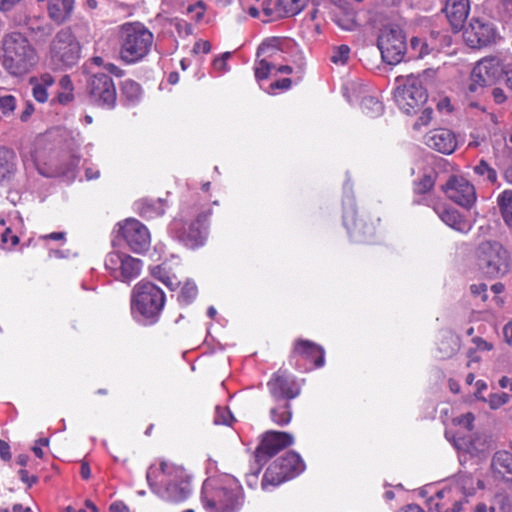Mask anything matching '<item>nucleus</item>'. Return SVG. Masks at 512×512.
I'll return each instance as SVG.
<instances>
[{"mask_svg":"<svg viewBox=\"0 0 512 512\" xmlns=\"http://www.w3.org/2000/svg\"><path fill=\"white\" fill-rule=\"evenodd\" d=\"M152 491L170 502H181L191 493L189 476L182 466L161 461L152 464L146 473Z\"/></svg>","mask_w":512,"mask_h":512,"instance_id":"1","label":"nucleus"},{"mask_svg":"<svg viewBox=\"0 0 512 512\" xmlns=\"http://www.w3.org/2000/svg\"><path fill=\"white\" fill-rule=\"evenodd\" d=\"M202 502L207 512H237L244 502L242 486L232 475L210 477L203 483Z\"/></svg>","mask_w":512,"mask_h":512,"instance_id":"2","label":"nucleus"},{"mask_svg":"<svg viewBox=\"0 0 512 512\" xmlns=\"http://www.w3.org/2000/svg\"><path fill=\"white\" fill-rule=\"evenodd\" d=\"M0 59L2 66L9 74L22 76L36 65L38 56L29 40L15 32L4 36Z\"/></svg>","mask_w":512,"mask_h":512,"instance_id":"3","label":"nucleus"},{"mask_svg":"<svg viewBox=\"0 0 512 512\" xmlns=\"http://www.w3.org/2000/svg\"><path fill=\"white\" fill-rule=\"evenodd\" d=\"M165 293L154 283L141 280L131 292V312L143 325L155 324L164 309Z\"/></svg>","mask_w":512,"mask_h":512,"instance_id":"4","label":"nucleus"},{"mask_svg":"<svg viewBox=\"0 0 512 512\" xmlns=\"http://www.w3.org/2000/svg\"><path fill=\"white\" fill-rule=\"evenodd\" d=\"M120 37V57L127 64L142 60L153 44V34L139 22L123 24Z\"/></svg>","mask_w":512,"mask_h":512,"instance_id":"5","label":"nucleus"},{"mask_svg":"<svg viewBox=\"0 0 512 512\" xmlns=\"http://www.w3.org/2000/svg\"><path fill=\"white\" fill-rule=\"evenodd\" d=\"M80 54V43L68 28L57 32L50 43L49 57L55 69L64 70L74 66L79 61Z\"/></svg>","mask_w":512,"mask_h":512,"instance_id":"6","label":"nucleus"},{"mask_svg":"<svg viewBox=\"0 0 512 512\" xmlns=\"http://www.w3.org/2000/svg\"><path fill=\"white\" fill-rule=\"evenodd\" d=\"M394 100L397 107L405 114L417 113L427 101V93L421 85L419 77L409 75L397 78Z\"/></svg>","mask_w":512,"mask_h":512,"instance_id":"7","label":"nucleus"},{"mask_svg":"<svg viewBox=\"0 0 512 512\" xmlns=\"http://www.w3.org/2000/svg\"><path fill=\"white\" fill-rule=\"evenodd\" d=\"M305 469V464L300 455L295 452H288L276 459L265 471L261 486L264 490L268 486H278L284 481L294 478Z\"/></svg>","mask_w":512,"mask_h":512,"instance_id":"8","label":"nucleus"},{"mask_svg":"<svg viewBox=\"0 0 512 512\" xmlns=\"http://www.w3.org/2000/svg\"><path fill=\"white\" fill-rule=\"evenodd\" d=\"M509 56H490L481 59L474 66L468 89L476 92L479 88L495 83L505 74L508 66Z\"/></svg>","mask_w":512,"mask_h":512,"instance_id":"9","label":"nucleus"},{"mask_svg":"<svg viewBox=\"0 0 512 512\" xmlns=\"http://www.w3.org/2000/svg\"><path fill=\"white\" fill-rule=\"evenodd\" d=\"M478 264L489 277L504 274L508 269V253L498 242H483L477 251Z\"/></svg>","mask_w":512,"mask_h":512,"instance_id":"10","label":"nucleus"},{"mask_svg":"<svg viewBox=\"0 0 512 512\" xmlns=\"http://www.w3.org/2000/svg\"><path fill=\"white\" fill-rule=\"evenodd\" d=\"M378 48L382 59L389 65L400 63L406 51L405 36L400 27L386 26L378 37Z\"/></svg>","mask_w":512,"mask_h":512,"instance_id":"11","label":"nucleus"},{"mask_svg":"<svg viewBox=\"0 0 512 512\" xmlns=\"http://www.w3.org/2000/svg\"><path fill=\"white\" fill-rule=\"evenodd\" d=\"M105 269L115 280L130 282L139 276L142 262L124 252L112 251L105 258Z\"/></svg>","mask_w":512,"mask_h":512,"instance_id":"12","label":"nucleus"},{"mask_svg":"<svg viewBox=\"0 0 512 512\" xmlns=\"http://www.w3.org/2000/svg\"><path fill=\"white\" fill-rule=\"evenodd\" d=\"M87 91L93 104L107 109L114 108L117 99L116 88L107 74H92L87 81Z\"/></svg>","mask_w":512,"mask_h":512,"instance_id":"13","label":"nucleus"},{"mask_svg":"<svg viewBox=\"0 0 512 512\" xmlns=\"http://www.w3.org/2000/svg\"><path fill=\"white\" fill-rule=\"evenodd\" d=\"M206 220L207 215L204 214L189 223L176 219L171 225V230L185 246L196 248L203 245L206 239Z\"/></svg>","mask_w":512,"mask_h":512,"instance_id":"14","label":"nucleus"},{"mask_svg":"<svg viewBox=\"0 0 512 512\" xmlns=\"http://www.w3.org/2000/svg\"><path fill=\"white\" fill-rule=\"evenodd\" d=\"M119 234L128 247L136 253H141L150 246L151 239L147 227L136 219H127L119 224Z\"/></svg>","mask_w":512,"mask_h":512,"instance_id":"15","label":"nucleus"},{"mask_svg":"<svg viewBox=\"0 0 512 512\" xmlns=\"http://www.w3.org/2000/svg\"><path fill=\"white\" fill-rule=\"evenodd\" d=\"M443 190L450 200L464 208H471L477 199L474 185L462 176H451Z\"/></svg>","mask_w":512,"mask_h":512,"instance_id":"16","label":"nucleus"},{"mask_svg":"<svg viewBox=\"0 0 512 512\" xmlns=\"http://www.w3.org/2000/svg\"><path fill=\"white\" fill-rule=\"evenodd\" d=\"M293 442L294 437L290 433L267 432L256 450V459L258 462L266 461L267 458L274 456L281 449L292 445Z\"/></svg>","mask_w":512,"mask_h":512,"instance_id":"17","label":"nucleus"},{"mask_svg":"<svg viewBox=\"0 0 512 512\" xmlns=\"http://www.w3.org/2000/svg\"><path fill=\"white\" fill-rule=\"evenodd\" d=\"M267 386L274 402H290L300 393L294 381L280 371L273 375Z\"/></svg>","mask_w":512,"mask_h":512,"instance_id":"18","label":"nucleus"},{"mask_svg":"<svg viewBox=\"0 0 512 512\" xmlns=\"http://www.w3.org/2000/svg\"><path fill=\"white\" fill-rule=\"evenodd\" d=\"M466 43L478 48L491 43L495 38V30L491 24L480 19H472L463 33Z\"/></svg>","mask_w":512,"mask_h":512,"instance_id":"19","label":"nucleus"},{"mask_svg":"<svg viewBox=\"0 0 512 512\" xmlns=\"http://www.w3.org/2000/svg\"><path fill=\"white\" fill-rule=\"evenodd\" d=\"M308 0H276L272 6L271 0H264L262 9L271 19L295 16L306 6Z\"/></svg>","mask_w":512,"mask_h":512,"instance_id":"20","label":"nucleus"},{"mask_svg":"<svg viewBox=\"0 0 512 512\" xmlns=\"http://www.w3.org/2000/svg\"><path fill=\"white\" fill-rule=\"evenodd\" d=\"M347 207L344 209L343 223L350 235L356 241L368 242L374 235L375 228L373 225L358 223L356 221V211L354 209L353 199H348Z\"/></svg>","mask_w":512,"mask_h":512,"instance_id":"21","label":"nucleus"},{"mask_svg":"<svg viewBox=\"0 0 512 512\" xmlns=\"http://www.w3.org/2000/svg\"><path fill=\"white\" fill-rule=\"evenodd\" d=\"M425 144L442 154H452L458 145L456 135L449 129L439 128L428 132Z\"/></svg>","mask_w":512,"mask_h":512,"instance_id":"22","label":"nucleus"},{"mask_svg":"<svg viewBox=\"0 0 512 512\" xmlns=\"http://www.w3.org/2000/svg\"><path fill=\"white\" fill-rule=\"evenodd\" d=\"M451 441L457 450L477 457L485 456L491 447V439L482 434H475L469 440L454 435Z\"/></svg>","mask_w":512,"mask_h":512,"instance_id":"23","label":"nucleus"},{"mask_svg":"<svg viewBox=\"0 0 512 512\" xmlns=\"http://www.w3.org/2000/svg\"><path fill=\"white\" fill-rule=\"evenodd\" d=\"M444 11L452 28L459 31L469 15V0H447Z\"/></svg>","mask_w":512,"mask_h":512,"instance_id":"24","label":"nucleus"},{"mask_svg":"<svg viewBox=\"0 0 512 512\" xmlns=\"http://www.w3.org/2000/svg\"><path fill=\"white\" fill-rule=\"evenodd\" d=\"M452 490L455 493H461L462 496L459 499L454 500L451 509L447 508L445 510H440L439 505L437 504L438 512H460L463 504L467 502V497L473 495L475 492L474 479L470 475H461L458 477Z\"/></svg>","mask_w":512,"mask_h":512,"instance_id":"25","label":"nucleus"},{"mask_svg":"<svg viewBox=\"0 0 512 512\" xmlns=\"http://www.w3.org/2000/svg\"><path fill=\"white\" fill-rule=\"evenodd\" d=\"M435 211L447 226L458 232L468 233L472 228V223L453 207H438Z\"/></svg>","mask_w":512,"mask_h":512,"instance_id":"26","label":"nucleus"},{"mask_svg":"<svg viewBox=\"0 0 512 512\" xmlns=\"http://www.w3.org/2000/svg\"><path fill=\"white\" fill-rule=\"evenodd\" d=\"M294 353L305 359L314 361L316 367H322L325 363L324 349L318 344L308 340L296 341Z\"/></svg>","mask_w":512,"mask_h":512,"instance_id":"27","label":"nucleus"},{"mask_svg":"<svg viewBox=\"0 0 512 512\" xmlns=\"http://www.w3.org/2000/svg\"><path fill=\"white\" fill-rule=\"evenodd\" d=\"M279 40L271 38L264 41L258 48V58L267 60L268 70L271 73H277L278 60L282 58V52L278 48Z\"/></svg>","mask_w":512,"mask_h":512,"instance_id":"28","label":"nucleus"},{"mask_svg":"<svg viewBox=\"0 0 512 512\" xmlns=\"http://www.w3.org/2000/svg\"><path fill=\"white\" fill-rule=\"evenodd\" d=\"M18 158L14 150L0 146V184L13 178L17 171Z\"/></svg>","mask_w":512,"mask_h":512,"instance_id":"29","label":"nucleus"},{"mask_svg":"<svg viewBox=\"0 0 512 512\" xmlns=\"http://www.w3.org/2000/svg\"><path fill=\"white\" fill-rule=\"evenodd\" d=\"M491 469L494 475L512 481V453L497 451L492 457Z\"/></svg>","mask_w":512,"mask_h":512,"instance_id":"30","label":"nucleus"},{"mask_svg":"<svg viewBox=\"0 0 512 512\" xmlns=\"http://www.w3.org/2000/svg\"><path fill=\"white\" fill-rule=\"evenodd\" d=\"M73 8L74 0H49L48 3L49 16L58 24L70 18Z\"/></svg>","mask_w":512,"mask_h":512,"instance_id":"31","label":"nucleus"},{"mask_svg":"<svg viewBox=\"0 0 512 512\" xmlns=\"http://www.w3.org/2000/svg\"><path fill=\"white\" fill-rule=\"evenodd\" d=\"M333 13L335 23L343 30L352 31L356 27L355 12L350 5L335 4Z\"/></svg>","mask_w":512,"mask_h":512,"instance_id":"32","label":"nucleus"},{"mask_svg":"<svg viewBox=\"0 0 512 512\" xmlns=\"http://www.w3.org/2000/svg\"><path fill=\"white\" fill-rule=\"evenodd\" d=\"M55 80L49 73H44L39 77L31 78L32 93L36 101L44 103L48 100L47 89L54 84Z\"/></svg>","mask_w":512,"mask_h":512,"instance_id":"33","label":"nucleus"},{"mask_svg":"<svg viewBox=\"0 0 512 512\" xmlns=\"http://www.w3.org/2000/svg\"><path fill=\"white\" fill-rule=\"evenodd\" d=\"M270 418L278 426L288 425L292 419L290 402H275L270 409Z\"/></svg>","mask_w":512,"mask_h":512,"instance_id":"34","label":"nucleus"},{"mask_svg":"<svg viewBox=\"0 0 512 512\" xmlns=\"http://www.w3.org/2000/svg\"><path fill=\"white\" fill-rule=\"evenodd\" d=\"M121 95L130 105L138 103L142 97V88L139 83L132 79H126L121 83Z\"/></svg>","mask_w":512,"mask_h":512,"instance_id":"35","label":"nucleus"},{"mask_svg":"<svg viewBox=\"0 0 512 512\" xmlns=\"http://www.w3.org/2000/svg\"><path fill=\"white\" fill-rule=\"evenodd\" d=\"M139 212L140 214L147 219L156 218L161 216L165 212L164 202L160 199L158 200H143L139 203Z\"/></svg>","mask_w":512,"mask_h":512,"instance_id":"36","label":"nucleus"},{"mask_svg":"<svg viewBox=\"0 0 512 512\" xmlns=\"http://www.w3.org/2000/svg\"><path fill=\"white\" fill-rule=\"evenodd\" d=\"M459 349V339L451 332H445L438 344V350L442 358H449Z\"/></svg>","mask_w":512,"mask_h":512,"instance_id":"37","label":"nucleus"},{"mask_svg":"<svg viewBox=\"0 0 512 512\" xmlns=\"http://www.w3.org/2000/svg\"><path fill=\"white\" fill-rule=\"evenodd\" d=\"M498 205L504 222L512 227V190H505L498 196Z\"/></svg>","mask_w":512,"mask_h":512,"instance_id":"38","label":"nucleus"},{"mask_svg":"<svg viewBox=\"0 0 512 512\" xmlns=\"http://www.w3.org/2000/svg\"><path fill=\"white\" fill-rule=\"evenodd\" d=\"M361 105L363 111L371 117L381 115L384 110L382 102L375 95H364Z\"/></svg>","mask_w":512,"mask_h":512,"instance_id":"39","label":"nucleus"},{"mask_svg":"<svg viewBox=\"0 0 512 512\" xmlns=\"http://www.w3.org/2000/svg\"><path fill=\"white\" fill-rule=\"evenodd\" d=\"M198 289L194 282L192 281H186L180 291V294L178 296V301L181 304L188 305L190 304L197 296Z\"/></svg>","mask_w":512,"mask_h":512,"instance_id":"40","label":"nucleus"},{"mask_svg":"<svg viewBox=\"0 0 512 512\" xmlns=\"http://www.w3.org/2000/svg\"><path fill=\"white\" fill-rule=\"evenodd\" d=\"M473 171L475 174L484 177L491 183H494L497 180L496 171L485 160H481L477 165H475Z\"/></svg>","mask_w":512,"mask_h":512,"instance_id":"41","label":"nucleus"},{"mask_svg":"<svg viewBox=\"0 0 512 512\" xmlns=\"http://www.w3.org/2000/svg\"><path fill=\"white\" fill-rule=\"evenodd\" d=\"M510 401V396L507 393H492L486 398V402L488 403L490 409L497 410L500 407L504 406Z\"/></svg>","mask_w":512,"mask_h":512,"instance_id":"42","label":"nucleus"},{"mask_svg":"<svg viewBox=\"0 0 512 512\" xmlns=\"http://www.w3.org/2000/svg\"><path fill=\"white\" fill-rule=\"evenodd\" d=\"M350 48L347 45H340L333 50L331 61L336 65H344L349 59Z\"/></svg>","mask_w":512,"mask_h":512,"instance_id":"43","label":"nucleus"},{"mask_svg":"<svg viewBox=\"0 0 512 512\" xmlns=\"http://www.w3.org/2000/svg\"><path fill=\"white\" fill-rule=\"evenodd\" d=\"M254 73L255 78L258 81L267 79L271 75V73L268 70L267 60H262L261 58L257 57L254 64Z\"/></svg>","mask_w":512,"mask_h":512,"instance_id":"44","label":"nucleus"},{"mask_svg":"<svg viewBox=\"0 0 512 512\" xmlns=\"http://www.w3.org/2000/svg\"><path fill=\"white\" fill-rule=\"evenodd\" d=\"M474 420V415L471 412H468L463 415L454 417L452 423L455 426H459L466 429L467 431H471L473 429Z\"/></svg>","mask_w":512,"mask_h":512,"instance_id":"45","label":"nucleus"},{"mask_svg":"<svg viewBox=\"0 0 512 512\" xmlns=\"http://www.w3.org/2000/svg\"><path fill=\"white\" fill-rule=\"evenodd\" d=\"M234 417L226 408L217 407L215 410L214 423L219 425H231Z\"/></svg>","mask_w":512,"mask_h":512,"instance_id":"46","label":"nucleus"},{"mask_svg":"<svg viewBox=\"0 0 512 512\" xmlns=\"http://www.w3.org/2000/svg\"><path fill=\"white\" fill-rule=\"evenodd\" d=\"M504 153L511 161V163L505 169L504 178L509 184L512 185V134L508 138H505Z\"/></svg>","mask_w":512,"mask_h":512,"instance_id":"47","label":"nucleus"},{"mask_svg":"<svg viewBox=\"0 0 512 512\" xmlns=\"http://www.w3.org/2000/svg\"><path fill=\"white\" fill-rule=\"evenodd\" d=\"M433 116V109L430 107L424 108L421 112V115L413 124L414 130H419L423 126H427L430 124Z\"/></svg>","mask_w":512,"mask_h":512,"instance_id":"48","label":"nucleus"},{"mask_svg":"<svg viewBox=\"0 0 512 512\" xmlns=\"http://www.w3.org/2000/svg\"><path fill=\"white\" fill-rule=\"evenodd\" d=\"M16 108V99L12 95L0 97V110L4 115L11 114Z\"/></svg>","mask_w":512,"mask_h":512,"instance_id":"49","label":"nucleus"},{"mask_svg":"<svg viewBox=\"0 0 512 512\" xmlns=\"http://www.w3.org/2000/svg\"><path fill=\"white\" fill-rule=\"evenodd\" d=\"M231 53L225 52L219 58L215 59L213 62L214 68L220 73H225L229 71V66L227 64L228 59L230 58Z\"/></svg>","mask_w":512,"mask_h":512,"instance_id":"50","label":"nucleus"},{"mask_svg":"<svg viewBox=\"0 0 512 512\" xmlns=\"http://www.w3.org/2000/svg\"><path fill=\"white\" fill-rule=\"evenodd\" d=\"M1 241L7 248L14 247L19 239L9 228H6L1 235Z\"/></svg>","mask_w":512,"mask_h":512,"instance_id":"51","label":"nucleus"},{"mask_svg":"<svg viewBox=\"0 0 512 512\" xmlns=\"http://www.w3.org/2000/svg\"><path fill=\"white\" fill-rule=\"evenodd\" d=\"M470 291L474 296L481 297L482 301H487V285L485 283L472 284L470 286Z\"/></svg>","mask_w":512,"mask_h":512,"instance_id":"52","label":"nucleus"},{"mask_svg":"<svg viewBox=\"0 0 512 512\" xmlns=\"http://www.w3.org/2000/svg\"><path fill=\"white\" fill-rule=\"evenodd\" d=\"M433 185V179L430 176H425L419 183L416 184L415 191L418 193H425L432 189Z\"/></svg>","mask_w":512,"mask_h":512,"instance_id":"53","label":"nucleus"},{"mask_svg":"<svg viewBox=\"0 0 512 512\" xmlns=\"http://www.w3.org/2000/svg\"><path fill=\"white\" fill-rule=\"evenodd\" d=\"M174 25L180 35H189L192 33V26L184 20L175 19Z\"/></svg>","mask_w":512,"mask_h":512,"instance_id":"54","label":"nucleus"},{"mask_svg":"<svg viewBox=\"0 0 512 512\" xmlns=\"http://www.w3.org/2000/svg\"><path fill=\"white\" fill-rule=\"evenodd\" d=\"M472 342L475 345L476 349L480 351H490L493 348V345L490 342L484 340L481 337L473 338Z\"/></svg>","mask_w":512,"mask_h":512,"instance_id":"55","label":"nucleus"},{"mask_svg":"<svg viewBox=\"0 0 512 512\" xmlns=\"http://www.w3.org/2000/svg\"><path fill=\"white\" fill-rule=\"evenodd\" d=\"M211 50V44L208 41L199 40L194 44L193 52L198 53H209Z\"/></svg>","mask_w":512,"mask_h":512,"instance_id":"56","label":"nucleus"},{"mask_svg":"<svg viewBox=\"0 0 512 512\" xmlns=\"http://www.w3.org/2000/svg\"><path fill=\"white\" fill-rule=\"evenodd\" d=\"M476 391H475V397L477 400L486 402V397L482 395V392L487 389V384L483 380H478L475 383Z\"/></svg>","mask_w":512,"mask_h":512,"instance_id":"57","label":"nucleus"},{"mask_svg":"<svg viewBox=\"0 0 512 512\" xmlns=\"http://www.w3.org/2000/svg\"><path fill=\"white\" fill-rule=\"evenodd\" d=\"M162 283L170 290H175L179 286V281L174 275L165 274Z\"/></svg>","mask_w":512,"mask_h":512,"instance_id":"58","label":"nucleus"},{"mask_svg":"<svg viewBox=\"0 0 512 512\" xmlns=\"http://www.w3.org/2000/svg\"><path fill=\"white\" fill-rule=\"evenodd\" d=\"M292 81L289 78H283L281 80L275 81L270 85L271 90L274 89H283L287 90L291 87Z\"/></svg>","mask_w":512,"mask_h":512,"instance_id":"59","label":"nucleus"},{"mask_svg":"<svg viewBox=\"0 0 512 512\" xmlns=\"http://www.w3.org/2000/svg\"><path fill=\"white\" fill-rule=\"evenodd\" d=\"M0 458L4 461L11 459L10 446L7 442L0 440Z\"/></svg>","mask_w":512,"mask_h":512,"instance_id":"60","label":"nucleus"},{"mask_svg":"<svg viewBox=\"0 0 512 512\" xmlns=\"http://www.w3.org/2000/svg\"><path fill=\"white\" fill-rule=\"evenodd\" d=\"M436 73H437V71L434 69H427V70L423 71V73L421 74V79L419 78V80L421 81V85L423 83L429 84L430 82H432V80L436 76Z\"/></svg>","mask_w":512,"mask_h":512,"instance_id":"61","label":"nucleus"},{"mask_svg":"<svg viewBox=\"0 0 512 512\" xmlns=\"http://www.w3.org/2000/svg\"><path fill=\"white\" fill-rule=\"evenodd\" d=\"M104 68L107 72H109L110 74H112L116 77H122L124 75L123 70L120 69L118 66L114 65L113 63L105 64Z\"/></svg>","mask_w":512,"mask_h":512,"instance_id":"62","label":"nucleus"},{"mask_svg":"<svg viewBox=\"0 0 512 512\" xmlns=\"http://www.w3.org/2000/svg\"><path fill=\"white\" fill-rule=\"evenodd\" d=\"M503 337L509 345L512 344V322H508L503 327Z\"/></svg>","mask_w":512,"mask_h":512,"instance_id":"63","label":"nucleus"},{"mask_svg":"<svg viewBox=\"0 0 512 512\" xmlns=\"http://www.w3.org/2000/svg\"><path fill=\"white\" fill-rule=\"evenodd\" d=\"M110 512H130L123 502H114L110 505Z\"/></svg>","mask_w":512,"mask_h":512,"instance_id":"64","label":"nucleus"}]
</instances>
